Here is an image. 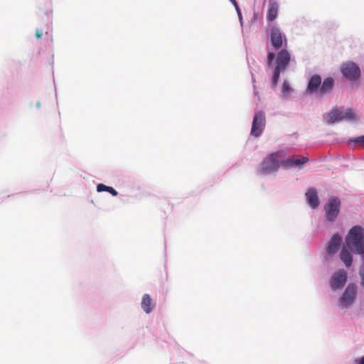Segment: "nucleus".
Segmentation results:
<instances>
[{
  "mask_svg": "<svg viewBox=\"0 0 364 364\" xmlns=\"http://www.w3.org/2000/svg\"><path fill=\"white\" fill-rule=\"evenodd\" d=\"M335 84L334 79L331 77H326L323 81L319 75H313L309 82L306 92L309 95H316L318 97H323L329 95L333 89Z\"/></svg>",
  "mask_w": 364,
  "mask_h": 364,
  "instance_id": "1",
  "label": "nucleus"
},
{
  "mask_svg": "<svg viewBox=\"0 0 364 364\" xmlns=\"http://www.w3.org/2000/svg\"><path fill=\"white\" fill-rule=\"evenodd\" d=\"M347 247L358 255L364 254V228L353 226L346 237Z\"/></svg>",
  "mask_w": 364,
  "mask_h": 364,
  "instance_id": "2",
  "label": "nucleus"
},
{
  "mask_svg": "<svg viewBox=\"0 0 364 364\" xmlns=\"http://www.w3.org/2000/svg\"><path fill=\"white\" fill-rule=\"evenodd\" d=\"M284 151H279L269 154L260 164L259 172L263 174L270 173L277 171L281 164L280 159L284 156Z\"/></svg>",
  "mask_w": 364,
  "mask_h": 364,
  "instance_id": "3",
  "label": "nucleus"
},
{
  "mask_svg": "<svg viewBox=\"0 0 364 364\" xmlns=\"http://www.w3.org/2000/svg\"><path fill=\"white\" fill-rule=\"evenodd\" d=\"M290 61V54L286 49L281 50L277 56L276 67L272 80V85L276 86L278 83L280 73L284 71Z\"/></svg>",
  "mask_w": 364,
  "mask_h": 364,
  "instance_id": "4",
  "label": "nucleus"
},
{
  "mask_svg": "<svg viewBox=\"0 0 364 364\" xmlns=\"http://www.w3.org/2000/svg\"><path fill=\"white\" fill-rule=\"evenodd\" d=\"M341 201L338 198L331 197L324 206L326 218L328 221H334L340 211Z\"/></svg>",
  "mask_w": 364,
  "mask_h": 364,
  "instance_id": "5",
  "label": "nucleus"
},
{
  "mask_svg": "<svg viewBox=\"0 0 364 364\" xmlns=\"http://www.w3.org/2000/svg\"><path fill=\"white\" fill-rule=\"evenodd\" d=\"M347 272L343 269L335 272L329 279V285L333 291L342 289L346 283Z\"/></svg>",
  "mask_w": 364,
  "mask_h": 364,
  "instance_id": "6",
  "label": "nucleus"
},
{
  "mask_svg": "<svg viewBox=\"0 0 364 364\" xmlns=\"http://www.w3.org/2000/svg\"><path fill=\"white\" fill-rule=\"evenodd\" d=\"M265 122L264 112L259 111L256 112L253 118L251 134L255 137L259 136L264 129Z\"/></svg>",
  "mask_w": 364,
  "mask_h": 364,
  "instance_id": "7",
  "label": "nucleus"
},
{
  "mask_svg": "<svg viewBox=\"0 0 364 364\" xmlns=\"http://www.w3.org/2000/svg\"><path fill=\"white\" fill-rule=\"evenodd\" d=\"M341 70L343 76L350 80H356L360 75L359 67L353 62L350 61L343 63Z\"/></svg>",
  "mask_w": 364,
  "mask_h": 364,
  "instance_id": "8",
  "label": "nucleus"
},
{
  "mask_svg": "<svg viewBox=\"0 0 364 364\" xmlns=\"http://www.w3.org/2000/svg\"><path fill=\"white\" fill-rule=\"evenodd\" d=\"M271 43L274 49L278 50L283 46V41L284 40L287 43L285 36L282 34L281 30L276 27L272 26L270 33Z\"/></svg>",
  "mask_w": 364,
  "mask_h": 364,
  "instance_id": "9",
  "label": "nucleus"
},
{
  "mask_svg": "<svg viewBox=\"0 0 364 364\" xmlns=\"http://www.w3.org/2000/svg\"><path fill=\"white\" fill-rule=\"evenodd\" d=\"M309 159L307 156H292L285 160H282L281 164L286 167L296 166L301 168L304 164L309 162Z\"/></svg>",
  "mask_w": 364,
  "mask_h": 364,
  "instance_id": "10",
  "label": "nucleus"
},
{
  "mask_svg": "<svg viewBox=\"0 0 364 364\" xmlns=\"http://www.w3.org/2000/svg\"><path fill=\"white\" fill-rule=\"evenodd\" d=\"M341 240L342 239L339 235H333L328 242L327 253L330 255L336 253L341 245Z\"/></svg>",
  "mask_w": 364,
  "mask_h": 364,
  "instance_id": "11",
  "label": "nucleus"
},
{
  "mask_svg": "<svg viewBox=\"0 0 364 364\" xmlns=\"http://www.w3.org/2000/svg\"><path fill=\"white\" fill-rule=\"evenodd\" d=\"M324 117L328 124H333L337 121H342L343 120V110L341 109H333Z\"/></svg>",
  "mask_w": 364,
  "mask_h": 364,
  "instance_id": "12",
  "label": "nucleus"
},
{
  "mask_svg": "<svg viewBox=\"0 0 364 364\" xmlns=\"http://www.w3.org/2000/svg\"><path fill=\"white\" fill-rule=\"evenodd\" d=\"M306 197L308 203L312 208L315 209L318 206L319 201H318L317 191H316V189L310 188L306 193Z\"/></svg>",
  "mask_w": 364,
  "mask_h": 364,
  "instance_id": "13",
  "label": "nucleus"
},
{
  "mask_svg": "<svg viewBox=\"0 0 364 364\" xmlns=\"http://www.w3.org/2000/svg\"><path fill=\"white\" fill-rule=\"evenodd\" d=\"M340 259L346 267H350L353 264L352 254L346 247H343L340 252Z\"/></svg>",
  "mask_w": 364,
  "mask_h": 364,
  "instance_id": "14",
  "label": "nucleus"
},
{
  "mask_svg": "<svg viewBox=\"0 0 364 364\" xmlns=\"http://www.w3.org/2000/svg\"><path fill=\"white\" fill-rule=\"evenodd\" d=\"M279 5L277 2H272L269 4V8L267 12V19L269 21H274L278 14Z\"/></svg>",
  "mask_w": 364,
  "mask_h": 364,
  "instance_id": "15",
  "label": "nucleus"
},
{
  "mask_svg": "<svg viewBox=\"0 0 364 364\" xmlns=\"http://www.w3.org/2000/svg\"><path fill=\"white\" fill-rule=\"evenodd\" d=\"M141 306L144 311L149 314L154 309V304L152 302L151 297H144L141 301Z\"/></svg>",
  "mask_w": 364,
  "mask_h": 364,
  "instance_id": "16",
  "label": "nucleus"
},
{
  "mask_svg": "<svg viewBox=\"0 0 364 364\" xmlns=\"http://www.w3.org/2000/svg\"><path fill=\"white\" fill-rule=\"evenodd\" d=\"M97 191L98 192H102V191L109 192L113 196H117L118 194L117 191L115 189H114L112 187L107 186L103 183H99L97 186Z\"/></svg>",
  "mask_w": 364,
  "mask_h": 364,
  "instance_id": "17",
  "label": "nucleus"
},
{
  "mask_svg": "<svg viewBox=\"0 0 364 364\" xmlns=\"http://www.w3.org/2000/svg\"><path fill=\"white\" fill-rule=\"evenodd\" d=\"M357 294V287L354 284H349L343 296H355Z\"/></svg>",
  "mask_w": 364,
  "mask_h": 364,
  "instance_id": "18",
  "label": "nucleus"
},
{
  "mask_svg": "<svg viewBox=\"0 0 364 364\" xmlns=\"http://www.w3.org/2000/svg\"><path fill=\"white\" fill-rule=\"evenodd\" d=\"M343 120H355L356 119L355 114L353 109L350 108L345 111L343 110Z\"/></svg>",
  "mask_w": 364,
  "mask_h": 364,
  "instance_id": "19",
  "label": "nucleus"
},
{
  "mask_svg": "<svg viewBox=\"0 0 364 364\" xmlns=\"http://www.w3.org/2000/svg\"><path fill=\"white\" fill-rule=\"evenodd\" d=\"M354 298L355 297H341L339 304L343 307H347L353 304Z\"/></svg>",
  "mask_w": 364,
  "mask_h": 364,
  "instance_id": "20",
  "label": "nucleus"
},
{
  "mask_svg": "<svg viewBox=\"0 0 364 364\" xmlns=\"http://www.w3.org/2000/svg\"><path fill=\"white\" fill-rule=\"evenodd\" d=\"M350 141L353 142L355 144H358L364 147V136L356 137L353 139L350 140Z\"/></svg>",
  "mask_w": 364,
  "mask_h": 364,
  "instance_id": "21",
  "label": "nucleus"
},
{
  "mask_svg": "<svg viewBox=\"0 0 364 364\" xmlns=\"http://www.w3.org/2000/svg\"><path fill=\"white\" fill-rule=\"evenodd\" d=\"M230 2L234 5L237 14H238V16L240 17V19H242V14H241V11H240V7L236 1V0H230Z\"/></svg>",
  "mask_w": 364,
  "mask_h": 364,
  "instance_id": "22",
  "label": "nucleus"
},
{
  "mask_svg": "<svg viewBox=\"0 0 364 364\" xmlns=\"http://www.w3.org/2000/svg\"><path fill=\"white\" fill-rule=\"evenodd\" d=\"M290 90H291V88H290L289 82L287 81H284L282 84V91L284 93H289Z\"/></svg>",
  "mask_w": 364,
  "mask_h": 364,
  "instance_id": "23",
  "label": "nucleus"
},
{
  "mask_svg": "<svg viewBox=\"0 0 364 364\" xmlns=\"http://www.w3.org/2000/svg\"><path fill=\"white\" fill-rule=\"evenodd\" d=\"M362 255H363V266L360 269V274L361 279H362L361 284L364 287V254H363Z\"/></svg>",
  "mask_w": 364,
  "mask_h": 364,
  "instance_id": "24",
  "label": "nucleus"
},
{
  "mask_svg": "<svg viewBox=\"0 0 364 364\" xmlns=\"http://www.w3.org/2000/svg\"><path fill=\"white\" fill-rule=\"evenodd\" d=\"M274 59V53L273 52H269L267 55V65L269 66L273 60Z\"/></svg>",
  "mask_w": 364,
  "mask_h": 364,
  "instance_id": "25",
  "label": "nucleus"
},
{
  "mask_svg": "<svg viewBox=\"0 0 364 364\" xmlns=\"http://www.w3.org/2000/svg\"><path fill=\"white\" fill-rule=\"evenodd\" d=\"M42 35H43V33H42V31L41 30L37 29L36 31V37L37 38H41Z\"/></svg>",
  "mask_w": 364,
  "mask_h": 364,
  "instance_id": "26",
  "label": "nucleus"
},
{
  "mask_svg": "<svg viewBox=\"0 0 364 364\" xmlns=\"http://www.w3.org/2000/svg\"><path fill=\"white\" fill-rule=\"evenodd\" d=\"M358 364H364V355L360 359L355 361Z\"/></svg>",
  "mask_w": 364,
  "mask_h": 364,
  "instance_id": "27",
  "label": "nucleus"
}]
</instances>
